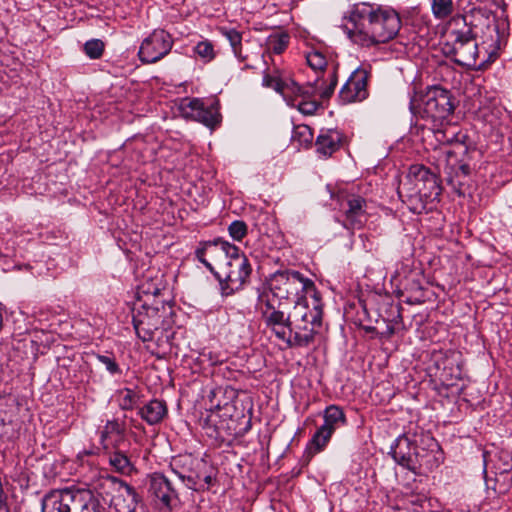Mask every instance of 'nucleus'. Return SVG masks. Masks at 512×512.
Instances as JSON below:
<instances>
[{"mask_svg": "<svg viewBox=\"0 0 512 512\" xmlns=\"http://www.w3.org/2000/svg\"><path fill=\"white\" fill-rule=\"evenodd\" d=\"M302 130H303V131L301 132V134H303V135H304L305 133H307V134H308V137H309V138H307V139H306V141L311 140V138H312V133H311V131H310L309 127H308V126H303V127H302Z\"/></svg>", "mask_w": 512, "mask_h": 512, "instance_id": "obj_46", "label": "nucleus"}, {"mask_svg": "<svg viewBox=\"0 0 512 512\" xmlns=\"http://www.w3.org/2000/svg\"><path fill=\"white\" fill-rule=\"evenodd\" d=\"M453 34L455 39L450 53L454 56V62L468 68H480L482 63L478 64L479 50L472 28L466 26L453 31Z\"/></svg>", "mask_w": 512, "mask_h": 512, "instance_id": "obj_9", "label": "nucleus"}, {"mask_svg": "<svg viewBox=\"0 0 512 512\" xmlns=\"http://www.w3.org/2000/svg\"><path fill=\"white\" fill-rule=\"evenodd\" d=\"M96 357H97L98 361L105 366L106 370L110 374H112V375L121 374V369L114 357L109 356V355H100V354L97 355Z\"/></svg>", "mask_w": 512, "mask_h": 512, "instance_id": "obj_41", "label": "nucleus"}, {"mask_svg": "<svg viewBox=\"0 0 512 512\" xmlns=\"http://www.w3.org/2000/svg\"><path fill=\"white\" fill-rule=\"evenodd\" d=\"M241 405L242 406V413L241 415H239L238 413L236 415H230V417H236V418H239V417H242V418H245V413L244 411H247L249 416L247 418V421H246V424H245V427L243 428V431L242 433H246L248 432L250 429H251V411H252V403L249 399L247 400H239V399H235L233 400V406L234 408H237L238 405Z\"/></svg>", "mask_w": 512, "mask_h": 512, "instance_id": "obj_35", "label": "nucleus"}, {"mask_svg": "<svg viewBox=\"0 0 512 512\" xmlns=\"http://www.w3.org/2000/svg\"><path fill=\"white\" fill-rule=\"evenodd\" d=\"M269 297H276L280 301L290 296H299L301 293L315 296L314 282L294 270H281L271 275L269 279Z\"/></svg>", "mask_w": 512, "mask_h": 512, "instance_id": "obj_4", "label": "nucleus"}, {"mask_svg": "<svg viewBox=\"0 0 512 512\" xmlns=\"http://www.w3.org/2000/svg\"><path fill=\"white\" fill-rule=\"evenodd\" d=\"M104 48H105V44L100 39L88 40L83 46V50H84L85 54L90 59L101 58L104 53Z\"/></svg>", "mask_w": 512, "mask_h": 512, "instance_id": "obj_31", "label": "nucleus"}, {"mask_svg": "<svg viewBox=\"0 0 512 512\" xmlns=\"http://www.w3.org/2000/svg\"><path fill=\"white\" fill-rule=\"evenodd\" d=\"M180 109L184 117L198 121L210 128L215 127L221 120L217 101L206 104L199 98H185L180 104Z\"/></svg>", "mask_w": 512, "mask_h": 512, "instance_id": "obj_12", "label": "nucleus"}, {"mask_svg": "<svg viewBox=\"0 0 512 512\" xmlns=\"http://www.w3.org/2000/svg\"><path fill=\"white\" fill-rule=\"evenodd\" d=\"M199 481H201V485L203 486L201 492L209 490V488L216 483V474L214 469L209 465L208 468H201V473H199Z\"/></svg>", "mask_w": 512, "mask_h": 512, "instance_id": "obj_37", "label": "nucleus"}, {"mask_svg": "<svg viewBox=\"0 0 512 512\" xmlns=\"http://www.w3.org/2000/svg\"><path fill=\"white\" fill-rule=\"evenodd\" d=\"M88 495L89 500L79 508L78 512H106L105 507L101 505L90 490H88Z\"/></svg>", "mask_w": 512, "mask_h": 512, "instance_id": "obj_40", "label": "nucleus"}, {"mask_svg": "<svg viewBox=\"0 0 512 512\" xmlns=\"http://www.w3.org/2000/svg\"><path fill=\"white\" fill-rule=\"evenodd\" d=\"M447 172H452V175H459V177L468 178L471 173V168L466 163H461L457 167H448Z\"/></svg>", "mask_w": 512, "mask_h": 512, "instance_id": "obj_44", "label": "nucleus"}, {"mask_svg": "<svg viewBox=\"0 0 512 512\" xmlns=\"http://www.w3.org/2000/svg\"><path fill=\"white\" fill-rule=\"evenodd\" d=\"M126 424L119 419L108 420L100 431V442L105 449L116 448L124 442Z\"/></svg>", "mask_w": 512, "mask_h": 512, "instance_id": "obj_18", "label": "nucleus"}, {"mask_svg": "<svg viewBox=\"0 0 512 512\" xmlns=\"http://www.w3.org/2000/svg\"><path fill=\"white\" fill-rule=\"evenodd\" d=\"M229 393H230V396H229V397H230L231 399L236 398V393H235V391H234L233 389H230Z\"/></svg>", "mask_w": 512, "mask_h": 512, "instance_id": "obj_47", "label": "nucleus"}, {"mask_svg": "<svg viewBox=\"0 0 512 512\" xmlns=\"http://www.w3.org/2000/svg\"><path fill=\"white\" fill-rule=\"evenodd\" d=\"M89 500L86 489H56L41 500V512H78Z\"/></svg>", "mask_w": 512, "mask_h": 512, "instance_id": "obj_8", "label": "nucleus"}, {"mask_svg": "<svg viewBox=\"0 0 512 512\" xmlns=\"http://www.w3.org/2000/svg\"><path fill=\"white\" fill-rule=\"evenodd\" d=\"M320 92V79L317 78L313 82L308 83L306 86H300L295 81L289 79L287 99H312L314 96L319 95Z\"/></svg>", "mask_w": 512, "mask_h": 512, "instance_id": "obj_24", "label": "nucleus"}, {"mask_svg": "<svg viewBox=\"0 0 512 512\" xmlns=\"http://www.w3.org/2000/svg\"><path fill=\"white\" fill-rule=\"evenodd\" d=\"M220 33L229 41L232 51L239 60H245L242 55V35L239 31L234 28L221 27Z\"/></svg>", "mask_w": 512, "mask_h": 512, "instance_id": "obj_27", "label": "nucleus"}, {"mask_svg": "<svg viewBox=\"0 0 512 512\" xmlns=\"http://www.w3.org/2000/svg\"><path fill=\"white\" fill-rule=\"evenodd\" d=\"M416 96H411L409 109L415 114H420L422 118L430 119L434 123H442L453 113L455 106L452 103L450 91L432 86L420 96L419 103L416 105Z\"/></svg>", "mask_w": 512, "mask_h": 512, "instance_id": "obj_3", "label": "nucleus"}, {"mask_svg": "<svg viewBox=\"0 0 512 512\" xmlns=\"http://www.w3.org/2000/svg\"><path fill=\"white\" fill-rule=\"evenodd\" d=\"M205 253L209 256L213 261L221 260L222 258L228 259L233 256V253H236L237 246L229 243L228 241L222 240L220 238L206 241L201 243Z\"/></svg>", "mask_w": 512, "mask_h": 512, "instance_id": "obj_20", "label": "nucleus"}, {"mask_svg": "<svg viewBox=\"0 0 512 512\" xmlns=\"http://www.w3.org/2000/svg\"><path fill=\"white\" fill-rule=\"evenodd\" d=\"M165 307L162 304L161 309L159 303L155 305L141 304L139 307L133 309L132 322L136 335L143 342L153 341L158 332L163 334L167 333L164 325ZM166 341L169 340V335H165Z\"/></svg>", "mask_w": 512, "mask_h": 512, "instance_id": "obj_7", "label": "nucleus"}, {"mask_svg": "<svg viewBox=\"0 0 512 512\" xmlns=\"http://www.w3.org/2000/svg\"><path fill=\"white\" fill-rule=\"evenodd\" d=\"M421 198L425 200H435L441 194V186L438 182V178L432 171L427 176L425 182L416 191Z\"/></svg>", "mask_w": 512, "mask_h": 512, "instance_id": "obj_25", "label": "nucleus"}, {"mask_svg": "<svg viewBox=\"0 0 512 512\" xmlns=\"http://www.w3.org/2000/svg\"><path fill=\"white\" fill-rule=\"evenodd\" d=\"M324 423L313 435L310 444L316 451L322 450L329 442L333 433L346 424L343 409L337 405L328 406L323 413Z\"/></svg>", "mask_w": 512, "mask_h": 512, "instance_id": "obj_13", "label": "nucleus"}, {"mask_svg": "<svg viewBox=\"0 0 512 512\" xmlns=\"http://www.w3.org/2000/svg\"><path fill=\"white\" fill-rule=\"evenodd\" d=\"M166 403L162 400L153 399L141 407L138 411L140 417L149 425L160 423L167 415Z\"/></svg>", "mask_w": 512, "mask_h": 512, "instance_id": "obj_22", "label": "nucleus"}, {"mask_svg": "<svg viewBox=\"0 0 512 512\" xmlns=\"http://www.w3.org/2000/svg\"><path fill=\"white\" fill-rule=\"evenodd\" d=\"M173 39L164 30H154L145 38L140 46L138 56L142 63H156L165 57L172 49Z\"/></svg>", "mask_w": 512, "mask_h": 512, "instance_id": "obj_11", "label": "nucleus"}, {"mask_svg": "<svg viewBox=\"0 0 512 512\" xmlns=\"http://www.w3.org/2000/svg\"><path fill=\"white\" fill-rule=\"evenodd\" d=\"M162 342H163L162 337H157V344H158V346H160L162 344Z\"/></svg>", "mask_w": 512, "mask_h": 512, "instance_id": "obj_48", "label": "nucleus"}, {"mask_svg": "<svg viewBox=\"0 0 512 512\" xmlns=\"http://www.w3.org/2000/svg\"><path fill=\"white\" fill-rule=\"evenodd\" d=\"M261 303L260 314L266 330L273 334L278 340L287 344L291 312H286V304L276 297H269L268 294L259 296Z\"/></svg>", "mask_w": 512, "mask_h": 512, "instance_id": "obj_5", "label": "nucleus"}, {"mask_svg": "<svg viewBox=\"0 0 512 512\" xmlns=\"http://www.w3.org/2000/svg\"><path fill=\"white\" fill-rule=\"evenodd\" d=\"M263 85L274 89L277 93L283 96L284 100L287 99L289 80H283L278 76L265 73L263 76Z\"/></svg>", "mask_w": 512, "mask_h": 512, "instance_id": "obj_29", "label": "nucleus"}, {"mask_svg": "<svg viewBox=\"0 0 512 512\" xmlns=\"http://www.w3.org/2000/svg\"><path fill=\"white\" fill-rule=\"evenodd\" d=\"M306 60L308 65L315 71H322L327 65L325 56L319 51L309 52L306 55Z\"/></svg>", "mask_w": 512, "mask_h": 512, "instance_id": "obj_36", "label": "nucleus"}, {"mask_svg": "<svg viewBox=\"0 0 512 512\" xmlns=\"http://www.w3.org/2000/svg\"><path fill=\"white\" fill-rule=\"evenodd\" d=\"M344 219L342 225L348 230H359L367 222V201L359 195H350L340 204Z\"/></svg>", "mask_w": 512, "mask_h": 512, "instance_id": "obj_15", "label": "nucleus"}, {"mask_svg": "<svg viewBox=\"0 0 512 512\" xmlns=\"http://www.w3.org/2000/svg\"><path fill=\"white\" fill-rule=\"evenodd\" d=\"M149 492L166 508H171L173 501L178 499V493L171 481L163 473L155 472L149 475Z\"/></svg>", "mask_w": 512, "mask_h": 512, "instance_id": "obj_17", "label": "nucleus"}, {"mask_svg": "<svg viewBox=\"0 0 512 512\" xmlns=\"http://www.w3.org/2000/svg\"><path fill=\"white\" fill-rule=\"evenodd\" d=\"M322 324V310L318 304L309 308L306 303L296 302L291 311L287 346L292 348L307 347L315 339L317 329Z\"/></svg>", "mask_w": 512, "mask_h": 512, "instance_id": "obj_2", "label": "nucleus"}, {"mask_svg": "<svg viewBox=\"0 0 512 512\" xmlns=\"http://www.w3.org/2000/svg\"><path fill=\"white\" fill-rule=\"evenodd\" d=\"M195 53L203 60L209 62L215 58L213 44L209 40L200 41L194 48Z\"/></svg>", "mask_w": 512, "mask_h": 512, "instance_id": "obj_34", "label": "nucleus"}, {"mask_svg": "<svg viewBox=\"0 0 512 512\" xmlns=\"http://www.w3.org/2000/svg\"><path fill=\"white\" fill-rule=\"evenodd\" d=\"M112 449L108 454V462L114 471L123 475H130L136 470L130 456L120 446Z\"/></svg>", "mask_w": 512, "mask_h": 512, "instance_id": "obj_23", "label": "nucleus"}, {"mask_svg": "<svg viewBox=\"0 0 512 512\" xmlns=\"http://www.w3.org/2000/svg\"><path fill=\"white\" fill-rule=\"evenodd\" d=\"M114 482H117L122 489V493L114 496L112 499V505L117 512H134L138 503L139 495L135 489L127 482L112 478Z\"/></svg>", "mask_w": 512, "mask_h": 512, "instance_id": "obj_19", "label": "nucleus"}, {"mask_svg": "<svg viewBox=\"0 0 512 512\" xmlns=\"http://www.w3.org/2000/svg\"><path fill=\"white\" fill-rule=\"evenodd\" d=\"M394 333H395V328L393 326H391V325H388L387 328H386V331L384 332V334L387 337H391Z\"/></svg>", "mask_w": 512, "mask_h": 512, "instance_id": "obj_45", "label": "nucleus"}, {"mask_svg": "<svg viewBox=\"0 0 512 512\" xmlns=\"http://www.w3.org/2000/svg\"><path fill=\"white\" fill-rule=\"evenodd\" d=\"M138 400V394L134 390L126 388L122 391L119 406L122 410H132L137 405Z\"/></svg>", "mask_w": 512, "mask_h": 512, "instance_id": "obj_33", "label": "nucleus"}, {"mask_svg": "<svg viewBox=\"0 0 512 512\" xmlns=\"http://www.w3.org/2000/svg\"><path fill=\"white\" fill-rule=\"evenodd\" d=\"M370 70L366 67L356 68L342 86L339 92V98L342 103L360 102L365 100L369 93L367 89Z\"/></svg>", "mask_w": 512, "mask_h": 512, "instance_id": "obj_14", "label": "nucleus"}, {"mask_svg": "<svg viewBox=\"0 0 512 512\" xmlns=\"http://www.w3.org/2000/svg\"><path fill=\"white\" fill-rule=\"evenodd\" d=\"M432 11L436 18L444 19L453 12L452 0H433Z\"/></svg>", "mask_w": 512, "mask_h": 512, "instance_id": "obj_32", "label": "nucleus"}, {"mask_svg": "<svg viewBox=\"0 0 512 512\" xmlns=\"http://www.w3.org/2000/svg\"><path fill=\"white\" fill-rule=\"evenodd\" d=\"M446 174H447L446 180H447L448 185L451 186L453 191L458 196H464L465 193H464L463 187L467 183V178L459 177V175H452V172H446Z\"/></svg>", "mask_w": 512, "mask_h": 512, "instance_id": "obj_38", "label": "nucleus"}, {"mask_svg": "<svg viewBox=\"0 0 512 512\" xmlns=\"http://www.w3.org/2000/svg\"><path fill=\"white\" fill-rule=\"evenodd\" d=\"M228 231L234 240L241 241L247 234V225L244 221L235 220L229 225Z\"/></svg>", "mask_w": 512, "mask_h": 512, "instance_id": "obj_39", "label": "nucleus"}, {"mask_svg": "<svg viewBox=\"0 0 512 512\" xmlns=\"http://www.w3.org/2000/svg\"><path fill=\"white\" fill-rule=\"evenodd\" d=\"M252 268L248 258L239 248L233 253L222 273L219 272V278H215L219 283V290L222 297H228L241 290L248 282Z\"/></svg>", "mask_w": 512, "mask_h": 512, "instance_id": "obj_6", "label": "nucleus"}, {"mask_svg": "<svg viewBox=\"0 0 512 512\" xmlns=\"http://www.w3.org/2000/svg\"><path fill=\"white\" fill-rule=\"evenodd\" d=\"M195 256L199 262H201L215 278H219V272L214 269L212 264L205 258L207 255L200 244V246L195 250Z\"/></svg>", "mask_w": 512, "mask_h": 512, "instance_id": "obj_43", "label": "nucleus"}, {"mask_svg": "<svg viewBox=\"0 0 512 512\" xmlns=\"http://www.w3.org/2000/svg\"><path fill=\"white\" fill-rule=\"evenodd\" d=\"M390 454L397 464L410 471L415 472L421 465L417 446L406 435H401L394 441L391 445Z\"/></svg>", "mask_w": 512, "mask_h": 512, "instance_id": "obj_16", "label": "nucleus"}, {"mask_svg": "<svg viewBox=\"0 0 512 512\" xmlns=\"http://www.w3.org/2000/svg\"><path fill=\"white\" fill-rule=\"evenodd\" d=\"M170 468L188 489L196 492L202 491L203 486L199 481V473H201V468H208L206 461L193 457L191 454L179 455L172 459Z\"/></svg>", "mask_w": 512, "mask_h": 512, "instance_id": "obj_10", "label": "nucleus"}, {"mask_svg": "<svg viewBox=\"0 0 512 512\" xmlns=\"http://www.w3.org/2000/svg\"><path fill=\"white\" fill-rule=\"evenodd\" d=\"M288 105L297 107L298 110L304 115H313L320 107V103L314 99H296L291 98L285 100Z\"/></svg>", "mask_w": 512, "mask_h": 512, "instance_id": "obj_30", "label": "nucleus"}, {"mask_svg": "<svg viewBox=\"0 0 512 512\" xmlns=\"http://www.w3.org/2000/svg\"><path fill=\"white\" fill-rule=\"evenodd\" d=\"M290 41V35L287 32H275L266 39V47L275 54H281L285 51Z\"/></svg>", "mask_w": 512, "mask_h": 512, "instance_id": "obj_26", "label": "nucleus"}, {"mask_svg": "<svg viewBox=\"0 0 512 512\" xmlns=\"http://www.w3.org/2000/svg\"><path fill=\"white\" fill-rule=\"evenodd\" d=\"M430 172V169L423 164H413L409 168L407 178L414 184L415 190L417 191L419 187L425 182Z\"/></svg>", "mask_w": 512, "mask_h": 512, "instance_id": "obj_28", "label": "nucleus"}, {"mask_svg": "<svg viewBox=\"0 0 512 512\" xmlns=\"http://www.w3.org/2000/svg\"><path fill=\"white\" fill-rule=\"evenodd\" d=\"M337 85V74H336V70H334L331 74V80H330V83L329 85H327L326 87H322V81L320 80V92H319V96L322 98V99H328L331 97V95L333 94L334 90H335V87Z\"/></svg>", "mask_w": 512, "mask_h": 512, "instance_id": "obj_42", "label": "nucleus"}, {"mask_svg": "<svg viewBox=\"0 0 512 512\" xmlns=\"http://www.w3.org/2000/svg\"><path fill=\"white\" fill-rule=\"evenodd\" d=\"M342 135L335 129L322 130L316 138L317 151L324 155L330 156L340 148Z\"/></svg>", "mask_w": 512, "mask_h": 512, "instance_id": "obj_21", "label": "nucleus"}, {"mask_svg": "<svg viewBox=\"0 0 512 512\" xmlns=\"http://www.w3.org/2000/svg\"><path fill=\"white\" fill-rule=\"evenodd\" d=\"M352 27H346L348 37L361 46L386 43L393 39L401 25L395 12L373 10L370 5L357 7L350 16Z\"/></svg>", "mask_w": 512, "mask_h": 512, "instance_id": "obj_1", "label": "nucleus"}]
</instances>
